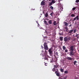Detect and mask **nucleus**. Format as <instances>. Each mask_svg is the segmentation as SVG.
Returning a JSON list of instances; mask_svg holds the SVG:
<instances>
[{
	"label": "nucleus",
	"instance_id": "bb28decb",
	"mask_svg": "<svg viewBox=\"0 0 79 79\" xmlns=\"http://www.w3.org/2000/svg\"><path fill=\"white\" fill-rule=\"evenodd\" d=\"M68 71H64L65 74H68Z\"/></svg>",
	"mask_w": 79,
	"mask_h": 79
},
{
	"label": "nucleus",
	"instance_id": "aec40b11",
	"mask_svg": "<svg viewBox=\"0 0 79 79\" xmlns=\"http://www.w3.org/2000/svg\"><path fill=\"white\" fill-rule=\"evenodd\" d=\"M44 22L45 24H46V25H48V24H47V21L45 20Z\"/></svg>",
	"mask_w": 79,
	"mask_h": 79
},
{
	"label": "nucleus",
	"instance_id": "49530a36",
	"mask_svg": "<svg viewBox=\"0 0 79 79\" xmlns=\"http://www.w3.org/2000/svg\"><path fill=\"white\" fill-rule=\"evenodd\" d=\"M54 56H55V55H54Z\"/></svg>",
	"mask_w": 79,
	"mask_h": 79
},
{
	"label": "nucleus",
	"instance_id": "37998d69",
	"mask_svg": "<svg viewBox=\"0 0 79 79\" xmlns=\"http://www.w3.org/2000/svg\"><path fill=\"white\" fill-rule=\"evenodd\" d=\"M59 0V1H62V0Z\"/></svg>",
	"mask_w": 79,
	"mask_h": 79
},
{
	"label": "nucleus",
	"instance_id": "cd10ccee",
	"mask_svg": "<svg viewBox=\"0 0 79 79\" xmlns=\"http://www.w3.org/2000/svg\"><path fill=\"white\" fill-rule=\"evenodd\" d=\"M50 8L51 9V10H53V7L52 6H51L50 7Z\"/></svg>",
	"mask_w": 79,
	"mask_h": 79
},
{
	"label": "nucleus",
	"instance_id": "2f4dec72",
	"mask_svg": "<svg viewBox=\"0 0 79 79\" xmlns=\"http://www.w3.org/2000/svg\"><path fill=\"white\" fill-rule=\"evenodd\" d=\"M73 32L74 33H76V29L74 30L73 31Z\"/></svg>",
	"mask_w": 79,
	"mask_h": 79
},
{
	"label": "nucleus",
	"instance_id": "b1692460",
	"mask_svg": "<svg viewBox=\"0 0 79 79\" xmlns=\"http://www.w3.org/2000/svg\"><path fill=\"white\" fill-rule=\"evenodd\" d=\"M73 30H70L69 31V33H72V32H73Z\"/></svg>",
	"mask_w": 79,
	"mask_h": 79
},
{
	"label": "nucleus",
	"instance_id": "4be33fe9",
	"mask_svg": "<svg viewBox=\"0 0 79 79\" xmlns=\"http://www.w3.org/2000/svg\"><path fill=\"white\" fill-rule=\"evenodd\" d=\"M52 3L53 4L55 3V0H52Z\"/></svg>",
	"mask_w": 79,
	"mask_h": 79
},
{
	"label": "nucleus",
	"instance_id": "9d476101",
	"mask_svg": "<svg viewBox=\"0 0 79 79\" xmlns=\"http://www.w3.org/2000/svg\"><path fill=\"white\" fill-rule=\"evenodd\" d=\"M67 59L69 60H72V58L71 57H67Z\"/></svg>",
	"mask_w": 79,
	"mask_h": 79
},
{
	"label": "nucleus",
	"instance_id": "c9c22d12",
	"mask_svg": "<svg viewBox=\"0 0 79 79\" xmlns=\"http://www.w3.org/2000/svg\"><path fill=\"white\" fill-rule=\"evenodd\" d=\"M78 34H77L76 36L75 37H77V39H78V38H79V37L77 36H78Z\"/></svg>",
	"mask_w": 79,
	"mask_h": 79
},
{
	"label": "nucleus",
	"instance_id": "20e7f679",
	"mask_svg": "<svg viewBox=\"0 0 79 79\" xmlns=\"http://www.w3.org/2000/svg\"><path fill=\"white\" fill-rule=\"evenodd\" d=\"M70 48V51H74V46H71Z\"/></svg>",
	"mask_w": 79,
	"mask_h": 79
},
{
	"label": "nucleus",
	"instance_id": "9b49d317",
	"mask_svg": "<svg viewBox=\"0 0 79 79\" xmlns=\"http://www.w3.org/2000/svg\"><path fill=\"white\" fill-rule=\"evenodd\" d=\"M55 73L56 74V73H59V72H58V69H56L55 70Z\"/></svg>",
	"mask_w": 79,
	"mask_h": 79
},
{
	"label": "nucleus",
	"instance_id": "7ed1b4c3",
	"mask_svg": "<svg viewBox=\"0 0 79 79\" xmlns=\"http://www.w3.org/2000/svg\"><path fill=\"white\" fill-rule=\"evenodd\" d=\"M48 51L51 56H52V55H53V48H51L49 49Z\"/></svg>",
	"mask_w": 79,
	"mask_h": 79
},
{
	"label": "nucleus",
	"instance_id": "c756f323",
	"mask_svg": "<svg viewBox=\"0 0 79 79\" xmlns=\"http://www.w3.org/2000/svg\"><path fill=\"white\" fill-rule=\"evenodd\" d=\"M56 69H55V68H53V69H52V71H53L54 72V71H55Z\"/></svg>",
	"mask_w": 79,
	"mask_h": 79
},
{
	"label": "nucleus",
	"instance_id": "a211bd4d",
	"mask_svg": "<svg viewBox=\"0 0 79 79\" xmlns=\"http://www.w3.org/2000/svg\"><path fill=\"white\" fill-rule=\"evenodd\" d=\"M54 68H58V65H54Z\"/></svg>",
	"mask_w": 79,
	"mask_h": 79
},
{
	"label": "nucleus",
	"instance_id": "5701e85b",
	"mask_svg": "<svg viewBox=\"0 0 79 79\" xmlns=\"http://www.w3.org/2000/svg\"><path fill=\"white\" fill-rule=\"evenodd\" d=\"M63 49L64 50H65L66 49V47H65V46H63Z\"/></svg>",
	"mask_w": 79,
	"mask_h": 79
},
{
	"label": "nucleus",
	"instance_id": "f3484780",
	"mask_svg": "<svg viewBox=\"0 0 79 79\" xmlns=\"http://www.w3.org/2000/svg\"><path fill=\"white\" fill-rule=\"evenodd\" d=\"M58 6L59 7V8L62 6H61V4L60 3H58Z\"/></svg>",
	"mask_w": 79,
	"mask_h": 79
},
{
	"label": "nucleus",
	"instance_id": "a878e982",
	"mask_svg": "<svg viewBox=\"0 0 79 79\" xmlns=\"http://www.w3.org/2000/svg\"><path fill=\"white\" fill-rule=\"evenodd\" d=\"M71 17H75V15H74L73 14H72V15H71Z\"/></svg>",
	"mask_w": 79,
	"mask_h": 79
},
{
	"label": "nucleus",
	"instance_id": "f8f14e48",
	"mask_svg": "<svg viewBox=\"0 0 79 79\" xmlns=\"http://www.w3.org/2000/svg\"><path fill=\"white\" fill-rule=\"evenodd\" d=\"M56 75L57 76H58V77H59V76H60V72H58L57 73H56Z\"/></svg>",
	"mask_w": 79,
	"mask_h": 79
},
{
	"label": "nucleus",
	"instance_id": "6ab92c4d",
	"mask_svg": "<svg viewBox=\"0 0 79 79\" xmlns=\"http://www.w3.org/2000/svg\"><path fill=\"white\" fill-rule=\"evenodd\" d=\"M55 55H56V56H58V52H56L55 53Z\"/></svg>",
	"mask_w": 79,
	"mask_h": 79
},
{
	"label": "nucleus",
	"instance_id": "09e8293b",
	"mask_svg": "<svg viewBox=\"0 0 79 79\" xmlns=\"http://www.w3.org/2000/svg\"><path fill=\"white\" fill-rule=\"evenodd\" d=\"M75 79H77V78H75Z\"/></svg>",
	"mask_w": 79,
	"mask_h": 79
},
{
	"label": "nucleus",
	"instance_id": "f257e3e1",
	"mask_svg": "<svg viewBox=\"0 0 79 79\" xmlns=\"http://www.w3.org/2000/svg\"><path fill=\"white\" fill-rule=\"evenodd\" d=\"M44 45L45 52H44V50L43 49L42 50V53H41L40 55H42L44 60H48V58L46 57V56L47 55V51H46V50H48V47L47 43H45L44 44Z\"/></svg>",
	"mask_w": 79,
	"mask_h": 79
},
{
	"label": "nucleus",
	"instance_id": "7c9ffc66",
	"mask_svg": "<svg viewBox=\"0 0 79 79\" xmlns=\"http://www.w3.org/2000/svg\"><path fill=\"white\" fill-rule=\"evenodd\" d=\"M53 5V3H52V2H51L50 4H49V6H51V5Z\"/></svg>",
	"mask_w": 79,
	"mask_h": 79
},
{
	"label": "nucleus",
	"instance_id": "e433bc0d",
	"mask_svg": "<svg viewBox=\"0 0 79 79\" xmlns=\"http://www.w3.org/2000/svg\"><path fill=\"white\" fill-rule=\"evenodd\" d=\"M77 62L76 61H74V65L76 64V63Z\"/></svg>",
	"mask_w": 79,
	"mask_h": 79
},
{
	"label": "nucleus",
	"instance_id": "79ce46f5",
	"mask_svg": "<svg viewBox=\"0 0 79 79\" xmlns=\"http://www.w3.org/2000/svg\"><path fill=\"white\" fill-rule=\"evenodd\" d=\"M53 60H52V62H53Z\"/></svg>",
	"mask_w": 79,
	"mask_h": 79
},
{
	"label": "nucleus",
	"instance_id": "dca6fc26",
	"mask_svg": "<svg viewBox=\"0 0 79 79\" xmlns=\"http://www.w3.org/2000/svg\"><path fill=\"white\" fill-rule=\"evenodd\" d=\"M49 24H52V20H50L49 21Z\"/></svg>",
	"mask_w": 79,
	"mask_h": 79
},
{
	"label": "nucleus",
	"instance_id": "473e14b6",
	"mask_svg": "<svg viewBox=\"0 0 79 79\" xmlns=\"http://www.w3.org/2000/svg\"><path fill=\"white\" fill-rule=\"evenodd\" d=\"M53 12H52V13H51L50 15L51 16H53Z\"/></svg>",
	"mask_w": 79,
	"mask_h": 79
},
{
	"label": "nucleus",
	"instance_id": "412c9836",
	"mask_svg": "<svg viewBox=\"0 0 79 79\" xmlns=\"http://www.w3.org/2000/svg\"><path fill=\"white\" fill-rule=\"evenodd\" d=\"M56 21H54L53 24L54 26H56Z\"/></svg>",
	"mask_w": 79,
	"mask_h": 79
},
{
	"label": "nucleus",
	"instance_id": "72a5a7b5",
	"mask_svg": "<svg viewBox=\"0 0 79 79\" xmlns=\"http://www.w3.org/2000/svg\"><path fill=\"white\" fill-rule=\"evenodd\" d=\"M68 52V49H66L65 50V52H66V53H67V52Z\"/></svg>",
	"mask_w": 79,
	"mask_h": 79
},
{
	"label": "nucleus",
	"instance_id": "f03ea898",
	"mask_svg": "<svg viewBox=\"0 0 79 79\" xmlns=\"http://www.w3.org/2000/svg\"><path fill=\"white\" fill-rule=\"evenodd\" d=\"M71 40V37H69L68 38L67 37H65L64 38V40L65 42H67L68 41H69Z\"/></svg>",
	"mask_w": 79,
	"mask_h": 79
},
{
	"label": "nucleus",
	"instance_id": "4468645a",
	"mask_svg": "<svg viewBox=\"0 0 79 79\" xmlns=\"http://www.w3.org/2000/svg\"><path fill=\"white\" fill-rule=\"evenodd\" d=\"M65 29L66 30V32H68V31H69V30H68V27H65Z\"/></svg>",
	"mask_w": 79,
	"mask_h": 79
},
{
	"label": "nucleus",
	"instance_id": "de8ad7c7",
	"mask_svg": "<svg viewBox=\"0 0 79 79\" xmlns=\"http://www.w3.org/2000/svg\"><path fill=\"white\" fill-rule=\"evenodd\" d=\"M49 0V1H50V0Z\"/></svg>",
	"mask_w": 79,
	"mask_h": 79
},
{
	"label": "nucleus",
	"instance_id": "2eb2a0df",
	"mask_svg": "<svg viewBox=\"0 0 79 79\" xmlns=\"http://www.w3.org/2000/svg\"><path fill=\"white\" fill-rule=\"evenodd\" d=\"M63 37H60L59 38V39H60V40L61 41H63Z\"/></svg>",
	"mask_w": 79,
	"mask_h": 79
},
{
	"label": "nucleus",
	"instance_id": "c85d7f7f",
	"mask_svg": "<svg viewBox=\"0 0 79 79\" xmlns=\"http://www.w3.org/2000/svg\"><path fill=\"white\" fill-rule=\"evenodd\" d=\"M76 10V8L75 7H73L72 9V10L73 11H74Z\"/></svg>",
	"mask_w": 79,
	"mask_h": 79
},
{
	"label": "nucleus",
	"instance_id": "4c0bfd02",
	"mask_svg": "<svg viewBox=\"0 0 79 79\" xmlns=\"http://www.w3.org/2000/svg\"><path fill=\"white\" fill-rule=\"evenodd\" d=\"M66 77H63L61 79H66Z\"/></svg>",
	"mask_w": 79,
	"mask_h": 79
},
{
	"label": "nucleus",
	"instance_id": "393cba45",
	"mask_svg": "<svg viewBox=\"0 0 79 79\" xmlns=\"http://www.w3.org/2000/svg\"><path fill=\"white\" fill-rule=\"evenodd\" d=\"M45 16L46 17H47L48 16V13H47L45 14Z\"/></svg>",
	"mask_w": 79,
	"mask_h": 79
},
{
	"label": "nucleus",
	"instance_id": "423d86ee",
	"mask_svg": "<svg viewBox=\"0 0 79 79\" xmlns=\"http://www.w3.org/2000/svg\"><path fill=\"white\" fill-rule=\"evenodd\" d=\"M70 55L71 56H73L74 55V52H73V51H70Z\"/></svg>",
	"mask_w": 79,
	"mask_h": 79
},
{
	"label": "nucleus",
	"instance_id": "6e6552de",
	"mask_svg": "<svg viewBox=\"0 0 79 79\" xmlns=\"http://www.w3.org/2000/svg\"><path fill=\"white\" fill-rule=\"evenodd\" d=\"M59 11H63V6L60 7L59 8Z\"/></svg>",
	"mask_w": 79,
	"mask_h": 79
},
{
	"label": "nucleus",
	"instance_id": "0eeeda50",
	"mask_svg": "<svg viewBox=\"0 0 79 79\" xmlns=\"http://www.w3.org/2000/svg\"><path fill=\"white\" fill-rule=\"evenodd\" d=\"M41 5H45V2L44 1H42L41 3Z\"/></svg>",
	"mask_w": 79,
	"mask_h": 79
},
{
	"label": "nucleus",
	"instance_id": "1a4fd4ad",
	"mask_svg": "<svg viewBox=\"0 0 79 79\" xmlns=\"http://www.w3.org/2000/svg\"><path fill=\"white\" fill-rule=\"evenodd\" d=\"M64 23L65 26H68V23H67V22H65Z\"/></svg>",
	"mask_w": 79,
	"mask_h": 79
},
{
	"label": "nucleus",
	"instance_id": "a19ab883",
	"mask_svg": "<svg viewBox=\"0 0 79 79\" xmlns=\"http://www.w3.org/2000/svg\"><path fill=\"white\" fill-rule=\"evenodd\" d=\"M45 64V66H47V65H46V63H45V64Z\"/></svg>",
	"mask_w": 79,
	"mask_h": 79
},
{
	"label": "nucleus",
	"instance_id": "ddd939ff",
	"mask_svg": "<svg viewBox=\"0 0 79 79\" xmlns=\"http://www.w3.org/2000/svg\"><path fill=\"white\" fill-rule=\"evenodd\" d=\"M60 70L61 73H63V72H64V69L62 68H60Z\"/></svg>",
	"mask_w": 79,
	"mask_h": 79
},
{
	"label": "nucleus",
	"instance_id": "58836bf2",
	"mask_svg": "<svg viewBox=\"0 0 79 79\" xmlns=\"http://www.w3.org/2000/svg\"><path fill=\"white\" fill-rule=\"evenodd\" d=\"M41 47H42V48H43V49L44 48V47L42 45L41 46Z\"/></svg>",
	"mask_w": 79,
	"mask_h": 79
},
{
	"label": "nucleus",
	"instance_id": "c03bdc74",
	"mask_svg": "<svg viewBox=\"0 0 79 79\" xmlns=\"http://www.w3.org/2000/svg\"><path fill=\"white\" fill-rule=\"evenodd\" d=\"M37 24H39V23L38 22H37Z\"/></svg>",
	"mask_w": 79,
	"mask_h": 79
},
{
	"label": "nucleus",
	"instance_id": "f704fd0d",
	"mask_svg": "<svg viewBox=\"0 0 79 79\" xmlns=\"http://www.w3.org/2000/svg\"><path fill=\"white\" fill-rule=\"evenodd\" d=\"M76 3H78V2H79V0H76Z\"/></svg>",
	"mask_w": 79,
	"mask_h": 79
},
{
	"label": "nucleus",
	"instance_id": "8fccbe9b",
	"mask_svg": "<svg viewBox=\"0 0 79 79\" xmlns=\"http://www.w3.org/2000/svg\"><path fill=\"white\" fill-rule=\"evenodd\" d=\"M44 63H45V62H44Z\"/></svg>",
	"mask_w": 79,
	"mask_h": 79
},
{
	"label": "nucleus",
	"instance_id": "a18cd8bd",
	"mask_svg": "<svg viewBox=\"0 0 79 79\" xmlns=\"http://www.w3.org/2000/svg\"><path fill=\"white\" fill-rule=\"evenodd\" d=\"M38 25L39 26V23L38 24Z\"/></svg>",
	"mask_w": 79,
	"mask_h": 79
},
{
	"label": "nucleus",
	"instance_id": "ea45409f",
	"mask_svg": "<svg viewBox=\"0 0 79 79\" xmlns=\"http://www.w3.org/2000/svg\"><path fill=\"white\" fill-rule=\"evenodd\" d=\"M71 26H72V25L71 24L70 25H69V27H71Z\"/></svg>",
	"mask_w": 79,
	"mask_h": 79
},
{
	"label": "nucleus",
	"instance_id": "39448f33",
	"mask_svg": "<svg viewBox=\"0 0 79 79\" xmlns=\"http://www.w3.org/2000/svg\"><path fill=\"white\" fill-rule=\"evenodd\" d=\"M76 19H77V20H79V16L78 15H77L75 18H74L73 20L75 21Z\"/></svg>",
	"mask_w": 79,
	"mask_h": 79
}]
</instances>
